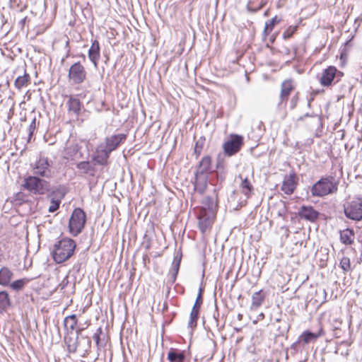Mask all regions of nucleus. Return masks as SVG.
<instances>
[{
    "label": "nucleus",
    "mask_w": 362,
    "mask_h": 362,
    "mask_svg": "<svg viewBox=\"0 0 362 362\" xmlns=\"http://www.w3.org/2000/svg\"><path fill=\"white\" fill-rule=\"evenodd\" d=\"M29 282L28 279H18L12 282L10 285L11 288L15 291L21 290L24 286Z\"/></svg>",
    "instance_id": "nucleus-33"
},
{
    "label": "nucleus",
    "mask_w": 362,
    "mask_h": 362,
    "mask_svg": "<svg viewBox=\"0 0 362 362\" xmlns=\"http://www.w3.org/2000/svg\"><path fill=\"white\" fill-rule=\"evenodd\" d=\"M319 212L310 206H302L298 211V215L301 218L314 222L319 216Z\"/></svg>",
    "instance_id": "nucleus-14"
},
{
    "label": "nucleus",
    "mask_w": 362,
    "mask_h": 362,
    "mask_svg": "<svg viewBox=\"0 0 362 362\" xmlns=\"http://www.w3.org/2000/svg\"><path fill=\"white\" fill-rule=\"evenodd\" d=\"M271 32H272V30H270V28H269V25H264V31H263V35H264V36H267V35H268Z\"/></svg>",
    "instance_id": "nucleus-45"
},
{
    "label": "nucleus",
    "mask_w": 362,
    "mask_h": 362,
    "mask_svg": "<svg viewBox=\"0 0 362 362\" xmlns=\"http://www.w3.org/2000/svg\"><path fill=\"white\" fill-rule=\"evenodd\" d=\"M76 168L83 174H89L91 176L94 175L95 167L89 161L79 162L77 163Z\"/></svg>",
    "instance_id": "nucleus-28"
},
{
    "label": "nucleus",
    "mask_w": 362,
    "mask_h": 362,
    "mask_svg": "<svg viewBox=\"0 0 362 362\" xmlns=\"http://www.w3.org/2000/svg\"><path fill=\"white\" fill-rule=\"evenodd\" d=\"M290 327V325L287 322L284 321L277 328L278 336H284L285 334H287Z\"/></svg>",
    "instance_id": "nucleus-34"
},
{
    "label": "nucleus",
    "mask_w": 362,
    "mask_h": 362,
    "mask_svg": "<svg viewBox=\"0 0 362 362\" xmlns=\"http://www.w3.org/2000/svg\"><path fill=\"white\" fill-rule=\"evenodd\" d=\"M275 321H276V322L283 323V322H284V320H281V319H280V318H276V319L275 320Z\"/></svg>",
    "instance_id": "nucleus-46"
},
{
    "label": "nucleus",
    "mask_w": 362,
    "mask_h": 362,
    "mask_svg": "<svg viewBox=\"0 0 362 362\" xmlns=\"http://www.w3.org/2000/svg\"><path fill=\"white\" fill-rule=\"evenodd\" d=\"M88 55L90 61L93 64L94 67L98 68V61L100 57V47L98 40H95L92 42Z\"/></svg>",
    "instance_id": "nucleus-16"
},
{
    "label": "nucleus",
    "mask_w": 362,
    "mask_h": 362,
    "mask_svg": "<svg viewBox=\"0 0 362 362\" xmlns=\"http://www.w3.org/2000/svg\"><path fill=\"white\" fill-rule=\"evenodd\" d=\"M212 224V221L206 213H201L198 216L199 228L202 233H204Z\"/></svg>",
    "instance_id": "nucleus-23"
},
{
    "label": "nucleus",
    "mask_w": 362,
    "mask_h": 362,
    "mask_svg": "<svg viewBox=\"0 0 362 362\" xmlns=\"http://www.w3.org/2000/svg\"><path fill=\"white\" fill-rule=\"evenodd\" d=\"M238 317H239V318L242 317V315H240H240H238Z\"/></svg>",
    "instance_id": "nucleus-51"
},
{
    "label": "nucleus",
    "mask_w": 362,
    "mask_h": 362,
    "mask_svg": "<svg viewBox=\"0 0 362 362\" xmlns=\"http://www.w3.org/2000/svg\"><path fill=\"white\" fill-rule=\"evenodd\" d=\"M297 184L298 177L294 173H292L285 177L281 186V190L287 195H290L293 193Z\"/></svg>",
    "instance_id": "nucleus-12"
},
{
    "label": "nucleus",
    "mask_w": 362,
    "mask_h": 362,
    "mask_svg": "<svg viewBox=\"0 0 362 362\" xmlns=\"http://www.w3.org/2000/svg\"><path fill=\"white\" fill-rule=\"evenodd\" d=\"M78 323L77 317L75 314L66 316L64 319V326L67 334H71L76 329Z\"/></svg>",
    "instance_id": "nucleus-21"
},
{
    "label": "nucleus",
    "mask_w": 362,
    "mask_h": 362,
    "mask_svg": "<svg viewBox=\"0 0 362 362\" xmlns=\"http://www.w3.org/2000/svg\"><path fill=\"white\" fill-rule=\"evenodd\" d=\"M339 182L333 176L322 177L311 188V193L315 197H324L336 192Z\"/></svg>",
    "instance_id": "nucleus-2"
},
{
    "label": "nucleus",
    "mask_w": 362,
    "mask_h": 362,
    "mask_svg": "<svg viewBox=\"0 0 362 362\" xmlns=\"http://www.w3.org/2000/svg\"><path fill=\"white\" fill-rule=\"evenodd\" d=\"M76 247V242L69 238L57 241L53 245L52 255L57 264H62L73 256Z\"/></svg>",
    "instance_id": "nucleus-1"
},
{
    "label": "nucleus",
    "mask_w": 362,
    "mask_h": 362,
    "mask_svg": "<svg viewBox=\"0 0 362 362\" xmlns=\"http://www.w3.org/2000/svg\"><path fill=\"white\" fill-rule=\"evenodd\" d=\"M298 102V93H296L291 99V101H290L291 109H294L296 107Z\"/></svg>",
    "instance_id": "nucleus-43"
},
{
    "label": "nucleus",
    "mask_w": 362,
    "mask_h": 362,
    "mask_svg": "<svg viewBox=\"0 0 362 362\" xmlns=\"http://www.w3.org/2000/svg\"><path fill=\"white\" fill-rule=\"evenodd\" d=\"M36 129V119L33 118L32 122H30L28 131V139L30 140L31 137L33 135L35 130Z\"/></svg>",
    "instance_id": "nucleus-38"
},
{
    "label": "nucleus",
    "mask_w": 362,
    "mask_h": 362,
    "mask_svg": "<svg viewBox=\"0 0 362 362\" xmlns=\"http://www.w3.org/2000/svg\"><path fill=\"white\" fill-rule=\"evenodd\" d=\"M342 76L343 73L335 66H329L322 70L319 81L322 86H329L333 82L337 83Z\"/></svg>",
    "instance_id": "nucleus-7"
},
{
    "label": "nucleus",
    "mask_w": 362,
    "mask_h": 362,
    "mask_svg": "<svg viewBox=\"0 0 362 362\" xmlns=\"http://www.w3.org/2000/svg\"><path fill=\"white\" fill-rule=\"evenodd\" d=\"M264 4H260L259 6H250L248 5L247 6V9L248 11L252 12V13H255L257 11H258L259 10H260L262 7H263Z\"/></svg>",
    "instance_id": "nucleus-44"
},
{
    "label": "nucleus",
    "mask_w": 362,
    "mask_h": 362,
    "mask_svg": "<svg viewBox=\"0 0 362 362\" xmlns=\"http://www.w3.org/2000/svg\"><path fill=\"white\" fill-rule=\"evenodd\" d=\"M279 21L277 19V16H274L269 21H267L265 23V25H269L270 30H272L274 27L275 26V25L279 23Z\"/></svg>",
    "instance_id": "nucleus-42"
},
{
    "label": "nucleus",
    "mask_w": 362,
    "mask_h": 362,
    "mask_svg": "<svg viewBox=\"0 0 362 362\" xmlns=\"http://www.w3.org/2000/svg\"><path fill=\"white\" fill-rule=\"evenodd\" d=\"M126 139L127 134H125L112 135L105 139V144L104 145V147L107 150V151L111 153L116 150L122 143L124 142Z\"/></svg>",
    "instance_id": "nucleus-10"
},
{
    "label": "nucleus",
    "mask_w": 362,
    "mask_h": 362,
    "mask_svg": "<svg viewBox=\"0 0 362 362\" xmlns=\"http://www.w3.org/2000/svg\"><path fill=\"white\" fill-rule=\"evenodd\" d=\"M84 329V327H76V337L74 340H73L71 337H65V342L67 345V349L69 353H75L76 351L78 348V337Z\"/></svg>",
    "instance_id": "nucleus-19"
},
{
    "label": "nucleus",
    "mask_w": 362,
    "mask_h": 362,
    "mask_svg": "<svg viewBox=\"0 0 362 362\" xmlns=\"http://www.w3.org/2000/svg\"><path fill=\"white\" fill-rule=\"evenodd\" d=\"M294 89V86L293 84L292 80H286L282 82L281 85V93H280V101L279 105L282 104L283 103H286L288 100V96L291 94V92Z\"/></svg>",
    "instance_id": "nucleus-17"
},
{
    "label": "nucleus",
    "mask_w": 362,
    "mask_h": 362,
    "mask_svg": "<svg viewBox=\"0 0 362 362\" xmlns=\"http://www.w3.org/2000/svg\"><path fill=\"white\" fill-rule=\"evenodd\" d=\"M111 153L104 147V144H100L93 156V160L98 165H105L107 163V160Z\"/></svg>",
    "instance_id": "nucleus-13"
},
{
    "label": "nucleus",
    "mask_w": 362,
    "mask_h": 362,
    "mask_svg": "<svg viewBox=\"0 0 362 362\" xmlns=\"http://www.w3.org/2000/svg\"><path fill=\"white\" fill-rule=\"evenodd\" d=\"M203 292H204V288L200 287L199 289V293H198V295L197 296L195 303L194 304V305H196L197 307H199V308H201V305H202V304L203 303V298H202Z\"/></svg>",
    "instance_id": "nucleus-39"
},
{
    "label": "nucleus",
    "mask_w": 362,
    "mask_h": 362,
    "mask_svg": "<svg viewBox=\"0 0 362 362\" xmlns=\"http://www.w3.org/2000/svg\"><path fill=\"white\" fill-rule=\"evenodd\" d=\"M30 76L24 71L23 76H19L16 78L14 82V86L18 90H21L23 88L27 87L30 83Z\"/></svg>",
    "instance_id": "nucleus-25"
},
{
    "label": "nucleus",
    "mask_w": 362,
    "mask_h": 362,
    "mask_svg": "<svg viewBox=\"0 0 362 362\" xmlns=\"http://www.w3.org/2000/svg\"><path fill=\"white\" fill-rule=\"evenodd\" d=\"M182 259V253L177 252L172 263L171 268L168 274L167 283L173 285L176 281L177 276L180 269V262Z\"/></svg>",
    "instance_id": "nucleus-11"
},
{
    "label": "nucleus",
    "mask_w": 362,
    "mask_h": 362,
    "mask_svg": "<svg viewBox=\"0 0 362 362\" xmlns=\"http://www.w3.org/2000/svg\"><path fill=\"white\" fill-rule=\"evenodd\" d=\"M243 145V137L238 134H232L230 139L226 141L223 148L225 153L231 156L237 153Z\"/></svg>",
    "instance_id": "nucleus-9"
},
{
    "label": "nucleus",
    "mask_w": 362,
    "mask_h": 362,
    "mask_svg": "<svg viewBox=\"0 0 362 362\" xmlns=\"http://www.w3.org/2000/svg\"><path fill=\"white\" fill-rule=\"evenodd\" d=\"M61 201L59 199H52L50 202V206H49L48 211L50 213L55 212L60 206Z\"/></svg>",
    "instance_id": "nucleus-37"
},
{
    "label": "nucleus",
    "mask_w": 362,
    "mask_h": 362,
    "mask_svg": "<svg viewBox=\"0 0 362 362\" xmlns=\"http://www.w3.org/2000/svg\"><path fill=\"white\" fill-rule=\"evenodd\" d=\"M23 187L35 194H44L49 189V182L35 175L24 179Z\"/></svg>",
    "instance_id": "nucleus-3"
},
{
    "label": "nucleus",
    "mask_w": 362,
    "mask_h": 362,
    "mask_svg": "<svg viewBox=\"0 0 362 362\" xmlns=\"http://www.w3.org/2000/svg\"><path fill=\"white\" fill-rule=\"evenodd\" d=\"M102 334V329L101 327H99L97 329V332L93 334V339L95 341L96 345L98 347L100 346V334Z\"/></svg>",
    "instance_id": "nucleus-41"
},
{
    "label": "nucleus",
    "mask_w": 362,
    "mask_h": 362,
    "mask_svg": "<svg viewBox=\"0 0 362 362\" xmlns=\"http://www.w3.org/2000/svg\"><path fill=\"white\" fill-rule=\"evenodd\" d=\"M259 316H260V317H264V314H263V313H261V314L259 315Z\"/></svg>",
    "instance_id": "nucleus-50"
},
{
    "label": "nucleus",
    "mask_w": 362,
    "mask_h": 362,
    "mask_svg": "<svg viewBox=\"0 0 362 362\" xmlns=\"http://www.w3.org/2000/svg\"><path fill=\"white\" fill-rule=\"evenodd\" d=\"M86 71L85 67L79 62H76L71 66L68 73L69 81L74 84H81L86 78Z\"/></svg>",
    "instance_id": "nucleus-8"
},
{
    "label": "nucleus",
    "mask_w": 362,
    "mask_h": 362,
    "mask_svg": "<svg viewBox=\"0 0 362 362\" xmlns=\"http://www.w3.org/2000/svg\"><path fill=\"white\" fill-rule=\"evenodd\" d=\"M53 161L47 157L40 156V158L31 165L33 174L47 179H50L54 176L52 169Z\"/></svg>",
    "instance_id": "nucleus-4"
},
{
    "label": "nucleus",
    "mask_w": 362,
    "mask_h": 362,
    "mask_svg": "<svg viewBox=\"0 0 362 362\" xmlns=\"http://www.w3.org/2000/svg\"><path fill=\"white\" fill-rule=\"evenodd\" d=\"M293 49L295 56H297V48L296 47H293Z\"/></svg>",
    "instance_id": "nucleus-47"
},
{
    "label": "nucleus",
    "mask_w": 362,
    "mask_h": 362,
    "mask_svg": "<svg viewBox=\"0 0 362 362\" xmlns=\"http://www.w3.org/2000/svg\"><path fill=\"white\" fill-rule=\"evenodd\" d=\"M13 276V272L8 267H2L0 269V285L7 286Z\"/></svg>",
    "instance_id": "nucleus-27"
},
{
    "label": "nucleus",
    "mask_w": 362,
    "mask_h": 362,
    "mask_svg": "<svg viewBox=\"0 0 362 362\" xmlns=\"http://www.w3.org/2000/svg\"><path fill=\"white\" fill-rule=\"evenodd\" d=\"M199 307H197L196 305H194L192 307V309L191 310L190 315H189V320L188 322V327L193 329L197 327V320L199 315V311H200Z\"/></svg>",
    "instance_id": "nucleus-29"
},
{
    "label": "nucleus",
    "mask_w": 362,
    "mask_h": 362,
    "mask_svg": "<svg viewBox=\"0 0 362 362\" xmlns=\"http://www.w3.org/2000/svg\"><path fill=\"white\" fill-rule=\"evenodd\" d=\"M242 181L240 184L242 193L247 198L251 196L254 187L247 177L242 178L241 175L239 176Z\"/></svg>",
    "instance_id": "nucleus-26"
},
{
    "label": "nucleus",
    "mask_w": 362,
    "mask_h": 362,
    "mask_svg": "<svg viewBox=\"0 0 362 362\" xmlns=\"http://www.w3.org/2000/svg\"><path fill=\"white\" fill-rule=\"evenodd\" d=\"M208 179V175L195 173L194 180L192 182L194 190L200 194H203L207 187Z\"/></svg>",
    "instance_id": "nucleus-15"
},
{
    "label": "nucleus",
    "mask_w": 362,
    "mask_h": 362,
    "mask_svg": "<svg viewBox=\"0 0 362 362\" xmlns=\"http://www.w3.org/2000/svg\"><path fill=\"white\" fill-rule=\"evenodd\" d=\"M323 329L320 328L317 333L312 332L310 331L306 330L303 332L298 338V341H302L305 344H308L312 341L316 340L318 337L323 335Z\"/></svg>",
    "instance_id": "nucleus-20"
},
{
    "label": "nucleus",
    "mask_w": 362,
    "mask_h": 362,
    "mask_svg": "<svg viewBox=\"0 0 362 362\" xmlns=\"http://www.w3.org/2000/svg\"><path fill=\"white\" fill-rule=\"evenodd\" d=\"M8 294L6 291L0 292V311L6 310L10 306Z\"/></svg>",
    "instance_id": "nucleus-32"
},
{
    "label": "nucleus",
    "mask_w": 362,
    "mask_h": 362,
    "mask_svg": "<svg viewBox=\"0 0 362 362\" xmlns=\"http://www.w3.org/2000/svg\"><path fill=\"white\" fill-rule=\"evenodd\" d=\"M354 236L353 230L349 228L340 232V240L345 245H351L354 242Z\"/></svg>",
    "instance_id": "nucleus-30"
},
{
    "label": "nucleus",
    "mask_w": 362,
    "mask_h": 362,
    "mask_svg": "<svg viewBox=\"0 0 362 362\" xmlns=\"http://www.w3.org/2000/svg\"><path fill=\"white\" fill-rule=\"evenodd\" d=\"M211 166V158L209 156H206L199 162V164L196 170L197 174L208 175L210 173Z\"/></svg>",
    "instance_id": "nucleus-18"
},
{
    "label": "nucleus",
    "mask_w": 362,
    "mask_h": 362,
    "mask_svg": "<svg viewBox=\"0 0 362 362\" xmlns=\"http://www.w3.org/2000/svg\"><path fill=\"white\" fill-rule=\"evenodd\" d=\"M90 344H91V341H90V340L88 339V347H90Z\"/></svg>",
    "instance_id": "nucleus-48"
},
{
    "label": "nucleus",
    "mask_w": 362,
    "mask_h": 362,
    "mask_svg": "<svg viewBox=\"0 0 362 362\" xmlns=\"http://www.w3.org/2000/svg\"><path fill=\"white\" fill-rule=\"evenodd\" d=\"M265 295L262 290L255 292L252 296V303L250 305L251 310H257L264 303Z\"/></svg>",
    "instance_id": "nucleus-22"
},
{
    "label": "nucleus",
    "mask_w": 362,
    "mask_h": 362,
    "mask_svg": "<svg viewBox=\"0 0 362 362\" xmlns=\"http://www.w3.org/2000/svg\"><path fill=\"white\" fill-rule=\"evenodd\" d=\"M86 222V215L81 208L75 209L69 222V228L70 233L76 236L83 230Z\"/></svg>",
    "instance_id": "nucleus-6"
},
{
    "label": "nucleus",
    "mask_w": 362,
    "mask_h": 362,
    "mask_svg": "<svg viewBox=\"0 0 362 362\" xmlns=\"http://www.w3.org/2000/svg\"><path fill=\"white\" fill-rule=\"evenodd\" d=\"M340 267L344 272H349L351 270L350 259L348 257H343L339 263Z\"/></svg>",
    "instance_id": "nucleus-35"
},
{
    "label": "nucleus",
    "mask_w": 362,
    "mask_h": 362,
    "mask_svg": "<svg viewBox=\"0 0 362 362\" xmlns=\"http://www.w3.org/2000/svg\"><path fill=\"white\" fill-rule=\"evenodd\" d=\"M298 28L297 25L295 26H289L284 33L282 35V37L284 40H288L290 37H292V35L295 33Z\"/></svg>",
    "instance_id": "nucleus-36"
},
{
    "label": "nucleus",
    "mask_w": 362,
    "mask_h": 362,
    "mask_svg": "<svg viewBox=\"0 0 362 362\" xmlns=\"http://www.w3.org/2000/svg\"><path fill=\"white\" fill-rule=\"evenodd\" d=\"M296 343L293 344V345L291 346V348H293V347L296 346Z\"/></svg>",
    "instance_id": "nucleus-49"
},
{
    "label": "nucleus",
    "mask_w": 362,
    "mask_h": 362,
    "mask_svg": "<svg viewBox=\"0 0 362 362\" xmlns=\"http://www.w3.org/2000/svg\"><path fill=\"white\" fill-rule=\"evenodd\" d=\"M204 141H197L195 144L194 146V153L197 156H199L201 153L202 149L203 148Z\"/></svg>",
    "instance_id": "nucleus-40"
},
{
    "label": "nucleus",
    "mask_w": 362,
    "mask_h": 362,
    "mask_svg": "<svg viewBox=\"0 0 362 362\" xmlns=\"http://www.w3.org/2000/svg\"><path fill=\"white\" fill-rule=\"evenodd\" d=\"M69 110L75 115H79L81 112V102L78 98L71 97L68 100Z\"/></svg>",
    "instance_id": "nucleus-31"
},
{
    "label": "nucleus",
    "mask_w": 362,
    "mask_h": 362,
    "mask_svg": "<svg viewBox=\"0 0 362 362\" xmlns=\"http://www.w3.org/2000/svg\"><path fill=\"white\" fill-rule=\"evenodd\" d=\"M168 359L170 362H184L185 352L176 349H170L168 354Z\"/></svg>",
    "instance_id": "nucleus-24"
},
{
    "label": "nucleus",
    "mask_w": 362,
    "mask_h": 362,
    "mask_svg": "<svg viewBox=\"0 0 362 362\" xmlns=\"http://www.w3.org/2000/svg\"><path fill=\"white\" fill-rule=\"evenodd\" d=\"M344 212L349 219L359 221L362 220V198L355 197L344 204Z\"/></svg>",
    "instance_id": "nucleus-5"
}]
</instances>
